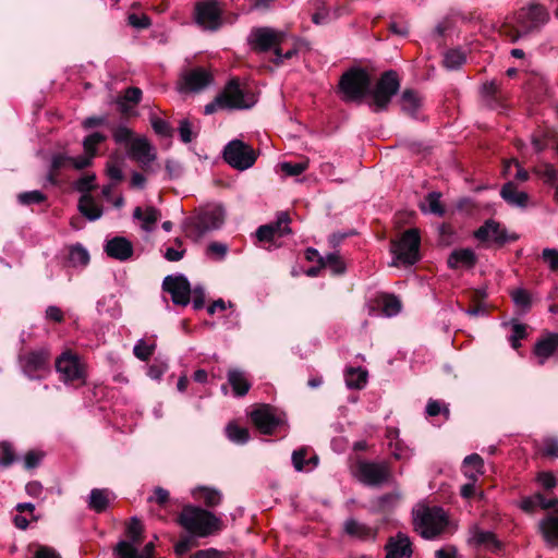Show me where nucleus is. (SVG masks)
Instances as JSON below:
<instances>
[{"label":"nucleus","mask_w":558,"mask_h":558,"mask_svg":"<svg viewBox=\"0 0 558 558\" xmlns=\"http://www.w3.org/2000/svg\"><path fill=\"white\" fill-rule=\"evenodd\" d=\"M548 9L538 1H531L514 12L512 21H505L499 26V34L510 43L539 34L549 22Z\"/></svg>","instance_id":"obj_1"},{"label":"nucleus","mask_w":558,"mask_h":558,"mask_svg":"<svg viewBox=\"0 0 558 558\" xmlns=\"http://www.w3.org/2000/svg\"><path fill=\"white\" fill-rule=\"evenodd\" d=\"M178 523L197 537H207L221 530L219 518L208 510L192 505L183 507L178 517Z\"/></svg>","instance_id":"obj_2"},{"label":"nucleus","mask_w":558,"mask_h":558,"mask_svg":"<svg viewBox=\"0 0 558 558\" xmlns=\"http://www.w3.org/2000/svg\"><path fill=\"white\" fill-rule=\"evenodd\" d=\"M421 232L417 228L403 231L400 236L390 240V252L393 255V266L399 264L410 267L418 263L421 255Z\"/></svg>","instance_id":"obj_3"},{"label":"nucleus","mask_w":558,"mask_h":558,"mask_svg":"<svg viewBox=\"0 0 558 558\" xmlns=\"http://www.w3.org/2000/svg\"><path fill=\"white\" fill-rule=\"evenodd\" d=\"M372 77L363 68H351L339 80L343 100L361 102L371 93Z\"/></svg>","instance_id":"obj_4"},{"label":"nucleus","mask_w":558,"mask_h":558,"mask_svg":"<svg viewBox=\"0 0 558 558\" xmlns=\"http://www.w3.org/2000/svg\"><path fill=\"white\" fill-rule=\"evenodd\" d=\"M400 89V80L393 70L385 71L374 88L371 87V100L368 106L374 113L387 111L392 100V97L398 94Z\"/></svg>","instance_id":"obj_5"},{"label":"nucleus","mask_w":558,"mask_h":558,"mask_svg":"<svg viewBox=\"0 0 558 558\" xmlns=\"http://www.w3.org/2000/svg\"><path fill=\"white\" fill-rule=\"evenodd\" d=\"M414 525L422 537L432 539L444 532L448 518L440 507H424L415 513Z\"/></svg>","instance_id":"obj_6"},{"label":"nucleus","mask_w":558,"mask_h":558,"mask_svg":"<svg viewBox=\"0 0 558 558\" xmlns=\"http://www.w3.org/2000/svg\"><path fill=\"white\" fill-rule=\"evenodd\" d=\"M288 41V34L269 26L253 27L247 37V43L255 53H266L272 51L275 53L279 45Z\"/></svg>","instance_id":"obj_7"},{"label":"nucleus","mask_w":558,"mask_h":558,"mask_svg":"<svg viewBox=\"0 0 558 558\" xmlns=\"http://www.w3.org/2000/svg\"><path fill=\"white\" fill-rule=\"evenodd\" d=\"M258 153L241 140L230 141L223 148L222 158L233 169L244 171L254 166Z\"/></svg>","instance_id":"obj_8"},{"label":"nucleus","mask_w":558,"mask_h":558,"mask_svg":"<svg viewBox=\"0 0 558 558\" xmlns=\"http://www.w3.org/2000/svg\"><path fill=\"white\" fill-rule=\"evenodd\" d=\"M56 371L60 373V378L64 384L80 387L86 383L84 366L80 362L78 355L71 351H65L57 357Z\"/></svg>","instance_id":"obj_9"},{"label":"nucleus","mask_w":558,"mask_h":558,"mask_svg":"<svg viewBox=\"0 0 558 558\" xmlns=\"http://www.w3.org/2000/svg\"><path fill=\"white\" fill-rule=\"evenodd\" d=\"M357 476L363 484L378 487L392 481V469L387 461H359Z\"/></svg>","instance_id":"obj_10"},{"label":"nucleus","mask_w":558,"mask_h":558,"mask_svg":"<svg viewBox=\"0 0 558 558\" xmlns=\"http://www.w3.org/2000/svg\"><path fill=\"white\" fill-rule=\"evenodd\" d=\"M228 110H243L251 108L255 102L253 94L245 93L240 85L238 77L231 78L225 88L219 93V101Z\"/></svg>","instance_id":"obj_11"},{"label":"nucleus","mask_w":558,"mask_h":558,"mask_svg":"<svg viewBox=\"0 0 558 558\" xmlns=\"http://www.w3.org/2000/svg\"><path fill=\"white\" fill-rule=\"evenodd\" d=\"M195 21L204 29L216 32L223 24L222 10L217 0H204L195 4Z\"/></svg>","instance_id":"obj_12"},{"label":"nucleus","mask_w":558,"mask_h":558,"mask_svg":"<svg viewBox=\"0 0 558 558\" xmlns=\"http://www.w3.org/2000/svg\"><path fill=\"white\" fill-rule=\"evenodd\" d=\"M225 221V210L221 206H214L198 213L197 216L190 218L187 226L192 231L201 236L207 231L219 229Z\"/></svg>","instance_id":"obj_13"},{"label":"nucleus","mask_w":558,"mask_h":558,"mask_svg":"<svg viewBox=\"0 0 558 558\" xmlns=\"http://www.w3.org/2000/svg\"><path fill=\"white\" fill-rule=\"evenodd\" d=\"M162 290L171 295L173 304L186 306L191 302L192 287L184 275H169L162 281Z\"/></svg>","instance_id":"obj_14"},{"label":"nucleus","mask_w":558,"mask_h":558,"mask_svg":"<svg viewBox=\"0 0 558 558\" xmlns=\"http://www.w3.org/2000/svg\"><path fill=\"white\" fill-rule=\"evenodd\" d=\"M474 236L481 241H493L498 246H504L508 242H514L519 239L518 234H509L507 229L494 219L486 220L475 232Z\"/></svg>","instance_id":"obj_15"},{"label":"nucleus","mask_w":558,"mask_h":558,"mask_svg":"<svg viewBox=\"0 0 558 558\" xmlns=\"http://www.w3.org/2000/svg\"><path fill=\"white\" fill-rule=\"evenodd\" d=\"M50 355L45 350L32 351L22 360L24 374L32 380L45 378L49 373Z\"/></svg>","instance_id":"obj_16"},{"label":"nucleus","mask_w":558,"mask_h":558,"mask_svg":"<svg viewBox=\"0 0 558 558\" xmlns=\"http://www.w3.org/2000/svg\"><path fill=\"white\" fill-rule=\"evenodd\" d=\"M128 154L145 172L150 171L149 165L157 157L153 145L146 137L134 138L128 147Z\"/></svg>","instance_id":"obj_17"},{"label":"nucleus","mask_w":558,"mask_h":558,"mask_svg":"<svg viewBox=\"0 0 558 558\" xmlns=\"http://www.w3.org/2000/svg\"><path fill=\"white\" fill-rule=\"evenodd\" d=\"M251 420L256 428L265 435H271L281 422L275 414L274 409L267 404L255 409L251 413Z\"/></svg>","instance_id":"obj_18"},{"label":"nucleus","mask_w":558,"mask_h":558,"mask_svg":"<svg viewBox=\"0 0 558 558\" xmlns=\"http://www.w3.org/2000/svg\"><path fill=\"white\" fill-rule=\"evenodd\" d=\"M385 550V558H411L413 554L412 542L408 535L399 532L396 536L388 538Z\"/></svg>","instance_id":"obj_19"},{"label":"nucleus","mask_w":558,"mask_h":558,"mask_svg":"<svg viewBox=\"0 0 558 558\" xmlns=\"http://www.w3.org/2000/svg\"><path fill=\"white\" fill-rule=\"evenodd\" d=\"M105 253L114 259L125 262L132 257L134 250L131 241L123 236H114L105 244Z\"/></svg>","instance_id":"obj_20"},{"label":"nucleus","mask_w":558,"mask_h":558,"mask_svg":"<svg viewBox=\"0 0 558 558\" xmlns=\"http://www.w3.org/2000/svg\"><path fill=\"white\" fill-rule=\"evenodd\" d=\"M500 196L508 205L519 208H525L530 199L529 194L518 191L517 184L512 181L502 185Z\"/></svg>","instance_id":"obj_21"},{"label":"nucleus","mask_w":558,"mask_h":558,"mask_svg":"<svg viewBox=\"0 0 558 558\" xmlns=\"http://www.w3.org/2000/svg\"><path fill=\"white\" fill-rule=\"evenodd\" d=\"M477 263L476 254L471 248L453 250L447 259L450 269H458L460 266L473 268Z\"/></svg>","instance_id":"obj_22"},{"label":"nucleus","mask_w":558,"mask_h":558,"mask_svg":"<svg viewBox=\"0 0 558 558\" xmlns=\"http://www.w3.org/2000/svg\"><path fill=\"white\" fill-rule=\"evenodd\" d=\"M557 350L558 333L549 332L535 343L533 352L539 359V364L543 365Z\"/></svg>","instance_id":"obj_23"},{"label":"nucleus","mask_w":558,"mask_h":558,"mask_svg":"<svg viewBox=\"0 0 558 558\" xmlns=\"http://www.w3.org/2000/svg\"><path fill=\"white\" fill-rule=\"evenodd\" d=\"M213 76L203 68H196L184 76L185 88L190 92H199L207 87Z\"/></svg>","instance_id":"obj_24"},{"label":"nucleus","mask_w":558,"mask_h":558,"mask_svg":"<svg viewBox=\"0 0 558 558\" xmlns=\"http://www.w3.org/2000/svg\"><path fill=\"white\" fill-rule=\"evenodd\" d=\"M142 89L131 86L124 89L123 94L117 98L118 110L123 116H129L134 106L142 100Z\"/></svg>","instance_id":"obj_25"},{"label":"nucleus","mask_w":558,"mask_h":558,"mask_svg":"<svg viewBox=\"0 0 558 558\" xmlns=\"http://www.w3.org/2000/svg\"><path fill=\"white\" fill-rule=\"evenodd\" d=\"M65 260V265L70 267H86L89 264L90 256L81 243H75L68 247Z\"/></svg>","instance_id":"obj_26"},{"label":"nucleus","mask_w":558,"mask_h":558,"mask_svg":"<svg viewBox=\"0 0 558 558\" xmlns=\"http://www.w3.org/2000/svg\"><path fill=\"white\" fill-rule=\"evenodd\" d=\"M227 377L235 397H244L250 391L251 384L242 371L230 368Z\"/></svg>","instance_id":"obj_27"},{"label":"nucleus","mask_w":558,"mask_h":558,"mask_svg":"<svg viewBox=\"0 0 558 558\" xmlns=\"http://www.w3.org/2000/svg\"><path fill=\"white\" fill-rule=\"evenodd\" d=\"M400 106L405 114L414 118L422 106V99L416 90L407 88L401 94Z\"/></svg>","instance_id":"obj_28"},{"label":"nucleus","mask_w":558,"mask_h":558,"mask_svg":"<svg viewBox=\"0 0 558 558\" xmlns=\"http://www.w3.org/2000/svg\"><path fill=\"white\" fill-rule=\"evenodd\" d=\"M78 210L88 220L94 221L102 216V207L96 204L90 194H83L78 199Z\"/></svg>","instance_id":"obj_29"},{"label":"nucleus","mask_w":558,"mask_h":558,"mask_svg":"<svg viewBox=\"0 0 558 558\" xmlns=\"http://www.w3.org/2000/svg\"><path fill=\"white\" fill-rule=\"evenodd\" d=\"M441 193L440 192H430L425 197L424 201L421 202L420 208L424 213H430L438 217H442L446 214V207L440 202Z\"/></svg>","instance_id":"obj_30"},{"label":"nucleus","mask_w":558,"mask_h":558,"mask_svg":"<svg viewBox=\"0 0 558 558\" xmlns=\"http://www.w3.org/2000/svg\"><path fill=\"white\" fill-rule=\"evenodd\" d=\"M473 542L478 546H486L492 551L497 553L502 548V544L497 539L496 534L490 531L474 529Z\"/></svg>","instance_id":"obj_31"},{"label":"nucleus","mask_w":558,"mask_h":558,"mask_svg":"<svg viewBox=\"0 0 558 558\" xmlns=\"http://www.w3.org/2000/svg\"><path fill=\"white\" fill-rule=\"evenodd\" d=\"M539 530L547 543L558 542V514H548L539 522Z\"/></svg>","instance_id":"obj_32"},{"label":"nucleus","mask_w":558,"mask_h":558,"mask_svg":"<svg viewBox=\"0 0 558 558\" xmlns=\"http://www.w3.org/2000/svg\"><path fill=\"white\" fill-rule=\"evenodd\" d=\"M192 495L196 500L203 501L209 508L218 506L222 500V495L218 489L206 486L195 488Z\"/></svg>","instance_id":"obj_33"},{"label":"nucleus","mask_w":558,"mask_h":558,"mask_svg":"<svg viewBox=\"0 0 558 558\" xmlns=\"http://www.w3.org/2000/svg\"><path fill=\"white\" fill-rule=\"evenodd\" d=\"M344 531L348 535L357 537L360 539H374L376 535V533L369 526L353 519L345 522Z\"/></svg>","instance_id":"obj_34"},{"label":"nucleus","mask_w":558,"mask_h":558,"mask_svg":"<svg viewBox=\"0 0 558 558\" xmlns=\"http://www.w3.org/2000/svg\"><path fill=\"white\" fill-rule=\"evenodd\" d=\"M108 489L94 488L89 494L88 507L97 513H102L109 505Z\"/></svg>","instance_id":"obj_35"},{"label":"nucleus","mask_w":558,"mask_h":558,"mask_svg":"<svg viewBox=\"0 0 558 558\" xmlns=\"http://www.w3.org/2000/svg\"><path fill=\"white\" fill-rule=\"evenodd\" d=\"M160 216V211L153 206L147 207L145 214L141 207H135L133 213L135 219L143 220L142 228L147 231L159 220Z\"/></svg>","instance_id":"obj_36"},{"label":"nucleus","mask_w":558,"mask_h":558,"mask_svg":"<svg viewBox=\"0 0 558 558\" xmlns=\"http://www.w3.org/2000/svg\"><path fill=\"white\" fill-rule=\"evenodd\" d=\"M367 383V371L350 367L345 372V384L350 389H362Z\"/></svg>","instance_id":"obj_37"},{"label":"nucleus","mask_w":558,"mask_h":558,"mask_svg":"<svg viewBox=\"0 0 558 558\" xmlns=\"http://www.w3.org/2000/svg\"><path fill=\"white\" fill-rule=\"evenodd\" d=\"M226 434L229 440L238 445H244L250 440V432L246 427H241L235 422H230L226 427Z\"/></svg>","instance_id":"obj_38"},{"label":"nucleus","mask_w":558,"mask_h":558,"mask_svg":"<svg viewBox=\"0 0 558 558\" xmlns=\"http://www.w3.org/2000/svg\"><path fill=\"white\" fill-rule=\"evenodd\" d=\"M471 466L474 469V472L469 473L466 470L464 471L465 476L471 478L472 481L477 480L478 474L484 473V460L482 457L477 453H472L470 456H466L463 460V468Z\"/></svg>","instance_id":"obj_39"},{"label":"nucleus","mask_w":558,"mask_h":558,"mask_svg":"<svg viewBox=\"0 0 558 558\" xmlns=\"http://www.w3.org/2000/svg\"><path fill=\"white\" fill-rule=\"evenodd\" d=\"M137 547L131 542L120 541L113 547L112 553L116 558H141Z\"/></svg>","instance_id":"obj_40"},{"label":"nucleus","mask_w":558,"mask_h":558,"mask_svg":"<svg viewBox=\"0 0 558 558\" xmlns=\"http://www.w3.org/2000/svg\"><path fill=\"white\" fill-rule=\"evenodd\" d=\"M107 136L100 132H94L83 140V149L85 154L96 157L98 155L97 146L104 143Z\"/></svg>","instance_id":"obj_41"},{"label":"nucleus","mask_w":558,"mask_h":558,"mask_svg":"<svg viewBox=\"0 0 558 558\" xmlns=\"http://www.w3.org/2000/svg\"><path fill=\"white\" fill-rule=\"evenodd\" d=\"M128 542L133 543L135 546H140L144 541L143 526L137 518H132L126 526Z\"/></svg>","instance_id":"obj_42"},{"label":"nucleus","mask_w":558,"mask_h":558,"mask_svg":"<svg viewBox=\"0 0 558 558\" xmlns=\"http://www.w3.org/2000/svg\"><path fill=\"white\" fill-rule=\"evenodd\" d=\"M383 312L387 316H395L400 313L402 304L401 301L393 294H384L381 296Z\"/></svg>","instance_id":"obj_43"},{"label":"nucleus","mask_w":558,"mask_h":558,"mask_svg":"<svg viewBox=\"0 0 558 558\" xmlns=\"http://www.w3.org/2000/svg\"><path fill=\"white\" fill-rule=\"evenodd\" d=\"M442 62L447 69L456 70L465 62V54L458 49H451L445 53Z\"/></svg>","instance_id":"obj_44"},{"label":"nucleus","mask_w":558,"mask_h":558,"mask_svg":"<svg viewBox=\"0 0 558 558\" xmlns=\"http://www.w3.org/2000/svg\"><path fill=\"white\" fill-rule=\"evenodd\" d=\"M47 196L40 191L23 192L17 195V201L23 206H31L33 204H41L46 202Z\"/></svg>","instance_id":"obj_45"},{"label":"nucleus","mask_w":558,"mask_h":558,"mask_svg":"<svg viewBox=\"0 0 558 558\" xmlns=\"http://www.w3.org/2000/svg\"><path fill=\"white\" fill-rule=\"evenodd\" d=\"M155 349V343L148 344L145 340L142 339L138 340L134 345L133 353L138 360L146 362L154 354Z\"/></svg>","instance_id":"obj_46"},{"label":"nucleus","mask_w":558,"mask_h":558,"mask_svg":"<svg viewBox=\"0 0 558 558\" xmlns=\"http://www.w3.org/2000/svg\"><path fill=\"white\" fill-rule=\"evenodd\" d=\"M150 124L156 134L162 137H172L173 136V129L171 125L163 119L151 116L150 117Z\"/></svg>","instance_id":"obj_47"},{"label":"nucleus","mask_w":558,"mask_h":558,"mask_svg":"<svg viewBox=\"0 0 558 558\" xmlns=\"http://www.w3.org/2000/svg\"><path fill=\"white\" fill-rule=\"evenodd\" d=\"M325 268L329 267L333 275H342L345 271V265L337 253H329L323 258Z\"/></svg>","instance_id":"obj_48"},{"label":"nucleus","mask_w":558,"mask_h":558,"mask_svg":"<svg viewBox=\"0 0 558 558\" xmlns=\"http://www.w3.org/2000/svg\"><path fill=\"white\" fill-rule=\"evenodd\" d=\"M16 460L12 445L9 441H0V466L9 468Z\"/></svg>","instance_id":"obj_49"},{"label":"nucleus","mask_w":558,"mask_h":558,"mask_svg":"<svg viewBox=\"0 0 558 558\" xmlns=\"http://www.w3.org/2000/svg\"><path fill=\"white\" fill-rule=\"evenodd\" d=\"M308 167L307 161L290 162L286 161L280 163L281 171L289 177H296L302 174Z\"/></svg>","instance_id":"obj_50"},{"label":"nucleus","mask_w":558,"mask_h":558,"mask_svg":"<svg viewBox=\"0 0 558 558\" xmlns=\"http://www.w3.org/2000/svg\"><path fill=\"white\" fill-rule=\"evenodd\" d=\"M290 222V217L288 213H281L278 217L277 221L272 223H268V226L274 227V231L277 236H283L284 234L291 233V229L288 227Z\"/></svg>","instance_id":"obj_51"},{"label":"nucleus","mask_w":558,"mask_h":558,"mask_svg":"<svg viewBox=\"0 0 558 558\" xmlns=\"http://www.w3.org/2000/svg\"><path fill=\"white\" fill-rule=\"evenodd\" d=\"M112 136L117 144H126L128 146L134 140L132 130L124 125L114 128Z\"/></svg>","instance_id":"obj_52"},{"label":"nucleus","mask_w":558,"mask_h":558,"mask_svg":"<svg viewBox=\"0 0 558 558\" xmlns=\"http://www.w3.org/2000/svg\"><path fill=\"white\" fill-rule=\"evenodd\" d=\"M295 56H298L295 49H288L287 51H283V45H279L274 57L270 59V62L276 66H281L286 60H290Z\"/></svg>","instance_id":"obj_53"},{"label":"nucleus","mask_w":558,"mask_h":558,"mask_svg":"<svg viewBox=\"0 0 558 558\" xmlns=\"http://www.w3.org/2000/svg\"><path fill=\"white\" fill-rule=\"evenodd\" d=\"M95 180L96 175L94 173L85 174L75 182V189L83 194H89L95 189Z\"/></svg>","instance_id":"obj_54"},{"label":"nucleus","mask_w":558,"mask_h":558,"mask_svg":"<svg viewBox=\"0 0 558 558\" xmlns=\"http://www.w3.org/2000/svg\"><path fill=\"white\" fill-rule=\"evenodd\" d=\"M512 300L515 305L522 307L523 310H529L532 304L531 295L525 289H517L513 291Z\"/></svg>","instance_id":"obj_55"},{"label":"nucleus","mask_w":558,"mask_h":558,"mask_svg":"<svg viewBox=\"0 0 558 558\" xmlns=\"http://www.w3.org/2000/svg\"><path fill=\"white\" fill-rule=\"evenodd\" d=\"M165 168L169 180L179 179L183 174V166L178 160L168 159L166 161Z\"/></svg>","instance_id":"obj_56"},{"label":"nucleus","mask_w":558,"mask_h":558,"mask_svg":"<svg viewBox=\"0 0 558 558\" xmlns=\"http://www.w3.org/2000/svg\"><path fill=\"white\" fill-rule=\"evenodd\" d=\"M543 260L548 265L551 271H558V250L557 248H544L542 252Z\"/></svg>","instance_id":"obj_57"},{"label":"nucleus","mask_w":558,"mask_h":558,"mask_svg":"<svg viewBox=\"0 0 558 558\" xmlns=\"http://www.w3.org/2000/svg\"><path fill=\"white\" fill-rule=\"evenodd\" d=\"M538 173L548 183H555L558 180V169L551 163H543L538 170Z\"/></svg>","instance_id":"obj_58"},{"label":"nucleus","mask_w":558,"mask_h":558,"mask_svg":"<svg viewBox=\"0 0 558 558\" xmlns=\"http://www.w3.org/2000/svg\"><path fill=\"white\" fill-rule=\"evenodd\" d=\"M94 156H89L88 154L78 156V157H70V165L76 170H84L93 165Z\"/></svg>","instance_id":"obj_59"},{"label":"nucleus","mask_w":558,"mask_h":558,"mask_svg":"<svg viewBox=\"0 0 558 558\" xmlns=\"http://www.w3.org/2000/svg\"><path fill=\"white\" fill-rule=\"evenodd\" d=\"M276 232L274 231V227L268 225H263L256 230V238L259 242L271 243L275 241Z\"/></svg>","instance_id":"obj_60"},{"label":"nucleus","mask_w":558,"mask_h":558,"mask_svg":"<svg viewBox=\"0 0 558 558\" xmlns=\"http://www.w3.org/2000/svg\"><path fill=\"white\" fill-rule=\"evenodd\" d=\"M179 135H180V140L184 144L191 143L192 140L194 138V133H193V130H192V124H191V122L187 119H183V120L180 121Z\"/></svg>","instance_id":"obj_61"},{"label":"nucleus","mask_w":558,"mask_h":558,"mask_svg":"<svg viewBox=\"0 0 558 558\" xmlns=\"http://www.w3.org/2000/svg\"><path fill=\"white\" fill-rule=\"evenodd\" d=\"M44 458V453L40 451L31 450L25 454L24 458V468L26 470H32L37 468Z\"/></svg>","instance_id":"obj_62"},{"label":"nucleus","mask_w":558,"mask_h":558,"mask_svg":"<svg viewBox=\"0 0 558 558\" xmlns=\"http://www.w3.org/2000/svg\"><path fill=\"white\" fill-rule=\"evenodd\" d=\"M190 558H229L225 551L218 550L216 548H206L199 549L193 553Z\"/></svg>","instance_id":"obj_63"},{"label":"nucleus","mask_w":558,"mask_h":558,"mask_svg":"<svg viewBox=\"0 0 558 558\" xmlns=\"http://www.w3.org/2000/svg\"><path fill=\"white\" fill-rule=\"evenodd\" d=\"M192 294H193V301H192L193 308L195 311L202 310L205 305V299H206L205 289L202 286H195L192 289Z\"/></svg>","instance_id":"obj_64"}]
</instances>
